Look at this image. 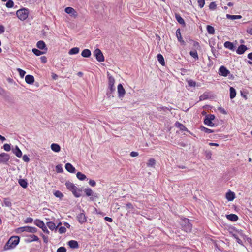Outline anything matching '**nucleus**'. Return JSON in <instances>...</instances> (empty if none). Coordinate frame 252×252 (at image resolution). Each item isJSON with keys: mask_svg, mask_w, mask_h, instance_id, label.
<instances>
[{"mask_svg": "<svg viewBox=\"0 0 252 252\" xmlns=\"http://www.w3.org/2000/svg\"><path fill=\"white\" fill-rule=\"evenodd\" d=\"M175 126L180 129L181 131H188L189 132V131L187 129L186 126L182 124L179 123V122H176L175 123Z\"/></svg>", "mask_w": 252, "mask_h": 252, "instance_id": "obj_24", "label": "nucleus"}, {"mask_svg": "<svg viewBox=\"0 0 252 252\" xmlns=\"http://www.w3.org/2000/svg\"><path fill=\"white\" fill-rule=\"evenodd\" d=\"M226 217L228 220L233 222L236 221L239 219L238 216L234 214L226 215Z\"/></svg>", "mask_w": 252, "mask_h": 252, "instance_id": "obj_20", "label": "nucleus"}, {"mask_svg": "<svg viewBox=\"0 0 252 252\" xmlns=\"http://www.w3.org/2000/svg\"><path fill=\"white\" fill-rule=\"evenodd\" d=\"M76 177L80 181H84L87 179L86 176L81 172L76 173Z\"/></svg>", "mask_w": 252, "mask_h": 252, "instance_id": "obj_33", "label": "nucleus"}, {"mask_svg": "<svg viewBox=\"0 0 252 252\" xmlns=\"http://www.w3.org/2000/svg\"><path fill=\"white\" fill-rule=\"evenodd\" d=\"M25 81L28 84H32L34 82V78L32 75H27L25 77Z\"/></svg>", "mask_w": 252, "mask_h": 252, "instance_id": "obj_21", "label": "nucleus"}, {"mask_svg": "<svg viewBox=\"0 0 252 252\" xmlns=\"http://www.w3.org/2000/svg\"><path fill=\"white\" fill-rule=\"evenodd\" d=\"M82 213H80L77 216L78 221L80 224H83L87 221V217L84 214V211L82 210Z\"/></svg>", "mask_w": 252, "mask_h": 252, "instance_id": "obj_10", "label": "nucleus"}, {"mask_svg": "<svg viewBox=\"0 0 252 252\" xmlns=\"http://www.w3.org/2000/svg\"><path fill=\"white\" fill-rule=\"evenodd\" d=\"M56 170L57 173H62L63 171L62 164L56 165Z\"/></svg>", "mask_w": 252, "mask_h": 252, "instance_id": "obj_49", "label": "nucleus"}, {"mask_svg": "<svg viewBox=\"0 0 252 252\" xmlns=\"http://www.w3.org/2000/svg\"><path fill=\"white\" fill-rule=\"evenodd\" d=\"M12 152L18 158L22 157V152L19 148L16 146L14 148L12 149Z\"/></svg>", "mask_w": 252, "mask_h": 252, "instance_id": "obj_19", "label": "nucleus"}, {"mask_svg": "<svg viewBox=\"0 0 252 252\" xmlns=\"http://www.w3.org/2000/svg\"><path fill=\"white\" fill-rule=\"evenodd\" d=\"M93 54L97 61L99 62L104 61V56H103L102 51L99 48H96L94 51Z\"/></svg>", "mask_w": 252, "mask_h": 252, "instance_id": "obj_6", "label": "nucleus"}, {"mask_svg": "<svg viewBox=\"0 0 252 252\" xmlns=\"http://www.w3.org/2000/svg\"><path fill=\"white\" fill-rule=\"evenodd\" d=\"M5 5L7 8H12L14 6V2L12 0H7Z\"/></svg>", "mask_w": 252, "mask_h": 252, "instance_id": "obj_48", "label": "nucleus"}, {"mask_svg": "<svg viewBox=\"0 0 252 252\" xmlns=\"http://www.w3.org/2000/svg\"><path fill=\"white\" fill-rule=\"evenodd\" d=\"M206 30L208 33L210 34H214L215 33L214 28L211 25H207L206 27Z\"/></svg>", "mask_w": 252, "mask_h": 252, "instance_id": "obj_39", "label": "nucleus"}, {"mask_svg": "<svg viewBox=\"0 0 252 252\" xmlns=\"http://www.w3.org/2000/svg\"><path fill=\"white\" fill-rule=\"evenodd\" d=\"M37 228L35 227H31L26 226L20 227L16 229V232L18 234L21 233L23 232H28L30 233H36L37 231Z\"/></svg>", "mask_w": 252, "mask_h": 252, "instance_id": "obj_5", "label": "nucleus"}, {"mask_svg": "<svg viewBox=\"0 0 252 252\" xmlns=\"http://www.w3.org/2000/svg\"><path fill=\"white\" fill-rule=\"evenodd\" d=\"M235 194L234 192L229 190L226 193V198L228 200V201H232L235 199Z\"/></svg>", "mask_w": 252, "mask_h": 252, "instance_id": "obj_18", "label": "nucleus"}, {"mask_svg": "<svg viewBox=\"0 0 252 252\" xmlns=\"http://www.w3.org/2000/svg\"><path fill=\"white\" fill-rule=\"evenodd\" d=\"M51 150L55 152H59L61 150L60 146L56 143H52L51 145Z\"/></svg>", "mask_w": 252, "mask_h": 252, "instance_id": "obj_28", "label": "nucleus"}, {"mask_svg": "<svg viewBox=\"0 0 252 252\" xmlns=\"http://www.w3.org/2000/svg\"><path fill=\"white\" fill-rule=\"evenodd\" d=\"M3 203L6 207H11L12 206V203L9 198H5L3 201Z\"/></svg>", "mask_w": 252, "mask_h": 252, "instance_id": "obj_46", "label": "nucleus"}, {"mask_svg": "<svg viewBox=\"0 0 252 252\" xmlns=\"http://www.w3.org/2000/svg\"><path fill=\"white\" fill-rule=\"evenodd\" d=\"M17 70L19 72L20 76L21 78H23L24 76H25V74H26V71L23 70H22L21 68H17Z\"/></svg>", "mask_w": 252, "mask_h": 252, "instance_id": "obj_52", "label": "nucleus"}, {"mask_svg": "<svg viewBox=\"0 0 252 252\" xmlns=\"http://www.w3.org/2000/svg\"><path fill=\"white\" fill-rule=\"evenodd\" d=\"M66 252V249L63 246L59 247L57 250V252Z\"/></svg>", "mask_w": 252, "mask_h": 252, "instance_id": "obj_57", "label": "nucleus"}, {"mask_svg": "<svg viewBox=\"0 0 252 252\" xmlns=\"http://www.w3.org/2000/svg\"><path fill=\"white\" fill-rule=\"evenodd\" d=\"M66 231V229L64 226H61L59 228V232L60 234H63L65 233Z\"/></svg>", "mask_w": 252, "mask_h": 252, "instance_id": "obj_55", "label": "nucleus"}, {"mask_svg": "<svg viewBox=\"0 0 252 252\" xmlns=\"http://www.w3.org/2000/svg\"><path fill=\"white\" fill-rule=\"evenodd\" d=\"M218 110L222 114H227V111L222 107H218Z\"/></svg>", "mask_w": 252, "mask_h": 252, "instance_id": "obj_58", "label": "nucleus"}, {"mask_svg": "<svg viewBox=\"0 0 252 252\" xmlns=\"http://www.w3.org/2000/svg\"><path fill=\"white\" fill-rule=\"evenodd\" d=\"M79 52V48L78 47H73L69 50L68 54L69 55L77 54Z\"/></svg>", "mask_w": 252, "mask_h": 252, "instance_id": "obj_38", "label": "nucleus"}, {"mask_svg": "<svg viewBox=\"0 0 252 252\" xmlns=\"http://www.w3.org/2000/svg\"><path fill=\"white\" fill-rule=\"evenodd\" d=\"M226 18L228 19L233 20L235 19H240L242 18V16L241 15H234L227 14H226Z\"/></svg>", "mask_w": 252, "mask_h": 252, "instance_id": "obj_36", "label": "nucleus"}, {"mask_svg": "<svg viewBox=\"0 0 252 252\" xmlns=\"http://www.w3.org/2000/svg\"><path fill=\"white\" fill-rule=\"evenodd\" d=\"M204 123L208 126H209L213 127L216 126L217 125H215L214 123L212 122L210 119H208L207 117H205L204 119Z\"/></svg>", "mask_w": 252, "mask_h": 252, "instance_id": "obj_23", "label": "nucleus"}, {"mask_svg": "<svg viewBox=\"0 0 252 252\" xmlns=\"http://www.w3.org/2000/svg\"><path fill=\"white\" fill-rule=\"evenodd\" d=\"M64 11L66 13L69 14L71 15H74V14L76 13L75 10L71 7H67L65 8L64 9Z\"/></svg>", "mask_w": 252, "mask_h": 252, "instance_id": "obj_34", "label": "nucleus"}, {"mask_svg": "<svg viewBox=\"0 0 252 252\" xmlns=\"http://www.w3.org/2000/svg\"><path fill=\"white\" fill-rule=\"evenodd\" d=\"M65 169L71 173H74L76 172L75 168L70 163H67L65 165Z\"/></svg>", "mask_w": 252, "mask_h": 252, "instance_id": "obj_16", "label": "nucleus"}, {"mask_svg": "<svg viewBox=\"0 0 252 252\" xmlns=\"http://www.w3.org/2000/svg\"><path fill=\"white\" fill-rule=\"evenodd\" d=\"M211 155H212V153H211V152L210 151H206L205 152V158L207 159H211Z\"/></svg>", "mask_w": 252, "mask_h": 252, "instance_id": "obj_54", "label": "nucleus"}, {"mask_svg": "<svg viewBox=\"0 0 252 252\" xmlns=\"http://www.w3.org/2000/svg\"><path fill=\"white\" fill-rule=\"evenodd\" d=\"M30 237L32 238V242L38 241L39 240V239L38 237V236L35 235H31Z\"/></svg>", "mask_w": 252, "mask_h": 252, "instance_id": "obj_59", "label": "nucleus"}, {"mask_svg": "<svg viewBox=\"0 0 252 252\" xmlns=\"http://www.w3.org/2000/svg\"><path fill=\"white\" fill-rule=\"evenodd\" d=\"M208 119H210L211 121L214 120L215 119V116L214 114H208L205 116Z\"/></svg>", "mask_w": 252, "mask_h": 252, "instance_id": "obj_61", "label": "nucleus"}, {"mask_svg": "<svg viewBox=\"0 0 252 252\" xmlns=\"http://www.w3.org/2000/svg\"><path fill=\"white\" fill-rule=\"evenodd\" d=\"M197 2L198 3V5L200 8L203 7L205 5V0H198Z\"/></svg>", "mask_w": 252, "mask_h": 252, "instance_id": "obj_56", "label": "nucleus"}, {"mask_svg": "<svg viewBox=\"0 0 252 252\" xmlns=\"http://www.w3.org/2000/svg\"><path fill=\"white\" fill-rule=\"evenodd\" d=\"M54 195L57 198H59L60 199L62 198L63 196V194L59 190L55 191L54 193Z\"/></svg>", "mask_w": 252, "mask_h": 252, "instance_id": "obj_47", "label": "nucleus"}, {"mask_svg": "<svg viewBox=\"0 0 252 252\" xmlns=\"http://www.w3.org/2000/svg\"><path fill=\"white\" fill-rule=\"evenodd\" d=\"M66 188L70 191L75 197L78 198L81 196L80 193L82 190L81 189L78 188L72 183L67 181L65 183Z\"/></svg>", "mask_w": 252, "mask_h": 252, "instance_id": "obj_2", "label": "nucleus"}, {"mask_svg": "<svg viewBox=\"0 0 252 252\" xmlns=\"http://www.w3.org/2000/svg\"><path fill=\"white\" fill-rule=\"evenodd\" d=\"M188 84L189 87H195L196 85V82L192 79L188 80Z\"/></svg>", "mask_w": 252, "mask_h": 252, "instance_id": "obj_51", "label": "nucleus"}, {"mask_svg": "<svg viewBox=\"0 0 252 252\" xmlns=\"http://www.w3.org/2000/svg\"><path fill=\"white\" fill-rule=\"evenodd\" d=\"M156 164V160L154 158H150L147 163L148 167H154Z\"/></svg>", "mask_w": 252, "mask_h": 252, "instance_id": "obj_42", "label": "nucleus"}, {"mask_svg": "<svg viewBox=\"0 0 252 252\" xmlns=\"http://www.w3.org/2000/svg\"><path fill=\"white\" fill-rule=\"evenodd\" d=\"M33 219L31 217H29L26 218V220H24V222L25 223H32L33 222Z\"/></svg>", "mask_w": 252, "mask_h": 252, "instance_id": "obj_60", "label": "nucleus"}, {"mask_svg": "<svg viewBox=\"0 0 252 252\" xmlns=\"http://www.w3.org/2000/svg\"><path fill=\"white\" fill-rule=\"evenodd\" d=\"M47 226L48 227V228L51 230H57V227H56V225L54 222L52 221H48L46 223Z\"/></svg>", "mask_w": 252, "mask_h": 252, "instance_id": "obj_32", "label": "nucleus"}, {"mask_svg": "<svg viewBox=\"0 0 252 252\" xmlns=\"http://www.w3.org/2000/svg\"><path fill=\"white\" fill-rule=\"evenodd\" d=\"M248 49V47L246 45L241 44L238 47L236 51L238 54L242 55Z\"/></svg>", "mask_w": 252, "mask_h": 252, "instance_id": "obj_14", "label": "nucleus"}, {"mask_svg": "<svg viewBox=\"0 0 252 252\" xmlns=\"http://www.w3.org/2000/svg\"><path fill=\"white\" fill-rule=\"evenodd\" d=\"M32 51L33 53L37 56H40V55L45 54L46 53V52H44V51H41L40 50L36 49V48H33L32 49Z\"/></svg>", "mask_w": 252, "mask_h": 252, "instance_id": "obj_35", "label": "nucleus"}, {"mask_svg": "<svg viewBox=\"0 0 252 252\" xmlns=\"http://www.w3.org/2000/svg\"><path fill=\"white\" fill-rule=\"evenodd\" d=\"M91 55V52L88 49H84L81 53V56L84 58H89Z\"/></svg>", "mask_w": 252, "mask_h": 252, "instance_id": "obj_27", "label": "nucleus"}, {"mask_svg": "<svg viewBox=\"0 0 252 252\" xmlns=\"http://www.w3.org/2000/svg\"><path fill=\"white\" fill-rule=\"evenodd\" d=\"M41 229L42 230V231L46 233V234H49V230H48L46 226L44 224V226H43V227H42L41 228Z\"/></svg>", "mask_w": 252, "mask_h": 252, "instance_id": "obj_62", "label": "nucleus"}, {"mask_svg": "<svg viewBox=\"0 0 252 252\" xmlns=\"http://www.w3.org/2000/svg\"><path fill=\"white\" fill-rule=\"evenodd\" d=\"M108 86H114L115 83V79L113 77L110 75L109 74H108Z\"/></svg>", "mask_w": 252, "mask_h": 252, "instance_id": "obj_43", "label": "nucleus"}, {"mask_svg": "<svg viewBox=\"0 0 252 252\" xmlns=\"http://www.w3.org/2000/svg\"><path fill=\"white\" fill-rule=\"evenodd\" d=\"M18 183L23 188L26 189L28 187V182L26 179H20Z\"/></svg>", "mask_w": 252, "mask_h": 252, "instance_id": "obj_26", "label": "nucleus"}, {"mask_svg": "<svg viewBox=\"0 0 252 252\" xmlns=\"http://www.w3.org/2000/svg\"><path fill=\"white\" fill-rule=\"evenodd\" d=\"M190 41L193 42V46L194 47V50H196L197 49H199L200 48L199 43L198 42L195 41L192 39H190Z\"/></svg>", "mask_w": 252, "mask_h": 252, "instance_id": "obj_45", "label": "nucleus"}, {"mask_svg": "<svg viewBox=\"0 0 252 252\" xmlns=\"http://www.w3.org/2000/svg\"><path fill=\"white\" fill-rule=\"evenodd\" d=\"M224 46L225 48L229 49L230 50L234 51L236 49V46L234 43L230 41H226L224 43Z\"/></svg>", "mask_w": 252, "mask_h": 252, "instance_id": "obj_15", "label": "nucleus"}, {"mask_svg": "<svg viewBox=\"0 0 252 252\" xmlns=\"http://www.w3.org/2000/svg\"><path fill=\"white\" fill-rule=\"evenodd\" d=\"M10 159V155L6 153L0 154V163H5Z\"/></svg>", "mask_w": 252, "mask_h": 252, "instance_id": "obj_9", "label": "nucleus"}, {"mask_svg": "<svg viewBox=\"0 0 252 252\" xmlns=\"http://www.w3.org/2000/svg\"><path fill=\"white\" fill-rule=\"evenodd\" d=\"M180 223L182 227V230L187 233L191 232L192 230V224L190 222V220L189 219L185 218L182 219Z\"/></svg>", "mask_w": 252, "mask_h": 252, "instance_id": "obj_3", "label": "nucleus"}, {"mask_svg": "<svg viewBox=\"0 0 252 252\" xmlns=\"http://www.w3.org/2000/svg\"><path fill=\"white\" fill-rule=\"evenodd\" d=\"M118 97L119 98L123 97L126 93L125 90L124 89L123 85L121 84H119L117 87Z\"/></svg>", "mask_w": 252, "mask_h": 252, "instance_id": "obj_12", "label": "nucleus"}, {"mask_svg": "<svg viewBox=\"0 0 252 252\" xmlns=\"http://www.w3.org/2000/svg\"><path fill=\"white\" fill-rule=\"evenodd\" d=\"M217 5L215 2H212L209 5V8L210 10H213L216 9Z\"/></svg>", "mask_w": 252, "mask_h": 252, "instance_id": "obj_53", "label": "nucleus"}, {"mask_svg": "<svg viewBox=\"0 0 252 252\" xmlns=\"http://www.w3.org/2000/svg\"><path fill=\"white\" fill-rule=\"evenodd\" d=\"M34 223L37 226L40 228L42 227H43V226H44V225L45 224L44 222L39 219L35 220L34 221Z\"/></svg>", "mask_w": 252, "mask_h": 252, "instance_id": "obj_37", "label": "nucleus"}, {"mask_svg": "<svg viewBox=\"0 0 252 252\" xmlns=\"http://www.w3.org/2000/svg\"><path fill=\"white\" fill-rule=\"evenodd\" d=\"M190 55L194 58L195 60H197L199 59L198 55L196 50L190 51L189 52Z\"/></svg>", "mask_w": 252, "mask_h": 252, "instance_id": "obj_41", "label": "nucleus"}, {"mask_svg": "<svg viewBox=\"0 0 252 252\" xmlns=\"http://www.w3.org/2000/svg\"><path fill=\"white\" fill-rule=\"evenodd\" d=\"M84 192L87 196L90 197V199L92 201L94 200V197L98 198L97 194L94 193L91 188H87L85 189H84Z\"/></svg>", "mask_w": 252, "mask_h": 252, "instance_id": "obj_7", "label": "nucleus"}, {"mask_svg": "<svg viewBox=\"0 0 252 252\" xmlns=\"http://www.w3.org/2000/svg\"><path fill=\"white\" fill-rule=\"evenodd\" d=\"M67 244L69 246V247L71 249H77L79 248V244L77 241L76 240H70L67 242Z\"/></svg>", "mask_w": 252, "mask_h": 252, "instance_id": "obj_17", "label": "nucleus"}, {"mask_svg": "<svg viewBox=\"0 0 252 252\" xmlns=\"http://www.w3.org/2000/svg\"><path fill=\"white\" fill-rule=\"evenodd\" d=\"M200 129L202 131H204V132L206 133H213L214 132V130H211L210 129H209V128H207L203 126H201L200 127Z\"/></svg>", "mask_w": 252, "mask_h": 252, "instance_id": "obj_44", "label": "nucleus"}, {"mask_svg": "<svg viewBox=\"0 0 252 252\" xmlns=\"http://www.w3.org/2000/svg\"><path fill=\"white\" fill-rule=\"evenodd\" d=\"M125 207L127 210L128 213H130L131 211L134 210V206L130 202L126 203Z\"/></svg>", "mask_w": 252, "mask_h": 252, "instance_id": "obj_31", "label": "nucleus"}, {"mask_svg": "<svg viewBox=\"0 0 252 252\" xmlns=\"http://www.w3.org/2000/svg\"><path fill=\"white\" fill-rule=\"evenodd\" d=\"M29 10L26 8H22L16 12L17 17L21 21L25 20L28 17Z\"/></svg>", "mask_w": 252, "mask_h": 252, "instance_id": "obj_4", "label": "nucleus"}, {"mask_svg": "<svg viewBox=\"0 0 252 252\" xmlns=\"http://www.w3.org/2000/svg\"><path fill=\"white\" fill-rule=\"evenodd\" d=\"M36 46L38 49L43 50L45 52H47L48 48L44 41L40 40L38 41L36 43Z\"/></svg>", "mask_w": 252, "mask_h": 252, "instance_id": "obj_11", "label": "nucleus"}, {"mask_svg": "<svg viewBox=\"0 0 252 252\" xmlns=\"http://www.w3.org/2000/svg\"><path fill=\"white\" fill-rule=\"evenodd\" d=\"M231 229H232L234 231H235V232H237L238 233H239L240 234V235L241 237H242L243 238H245L247 237V236L244 234V233L243 232V230H238V229H236L235 227H233L231 228Z\"/></svg>", "mask_w": 252, "mask_h": 252, "instance_id": "obj_40", "label": "nucleus"}, {"mask_svg": "<svg viewBox=\"0 0 252 252\" xmlns=\"http://www.w3.org/2000/svg\"><path fill=\"white\" fill-rule=\"evenodd\" d=\"M2 148L5 151L8 152L11 150V144L7 143L4 144Z\"/></svg>", "mask_w": 252, "mask_h": 252, "instance_id": "obj_50", "label": "nucleus"}, {"mask_svg": "<svg viewBox=\"0 0 252 252\" xmlns=\"http://www.w3.org/2000/svg\"><path fill=\"white\" fill-rule=\"evenodd\" d=\"M176 35L178 39V41L180 42L182 45H185L186 43H185V41L183 39V38H182L181 34V30H180V28H178L176 30Z\"/></svg>", "mask_w": 252, "mask_h": 252, "instance_id": "obj_13", "label": "nucleus"}, {"mask_svg": "<svg viewBox=\"0 0 252 252\" xmlns=\"http://www.w3.org/2000/svg\"><path fill=\"white\" fill-rule=\"evenodd\" d=\"M175 18L177 22L181 24L183 26L185 27L186 25L184 19L180 16L179 14H175Z\"/></svg>", "mask_w": 252, "mask_h": 252, "instance_id": "obj_22", "label": "nucleus"}, {"mask_svg": "<svg viewBox=\"0 0 252 252\" xmlns=\"http://www.w3.org/2000/svg\"><path fill=\"white\" fill-rule=\"evenodd\" d=\"M230 91V98L231 99L234 98L236 95V91L235 89L232 87H230L229 89Z\"/></svg>", "mask_w": 252, "mask_h": 252, "instance_id": "obj_29", "label": "nucleus"}, {"mask_svg": "<svg viewBox=\"0 0 252 252\" xmlns=\"http://www.w3.org/2000/svg\"><path fill=\"white\" fill-rule=\"evenodd\" d=\"M157 59L159 63L163 66H164L165 65V63L164 61V59L163 56L160 54H158L157 56Z\"/></svg>", "mask_w": 252, "mask_h": 252, "instance_id": "obj_30", "label": "nucleus"}, {"mask_svg": "<svg viewBox=\"0 0 252 252\" xmlns=\"http://www.w3.org/2000/svg\"><path fill=\"white\" fill-rule=\"evenodd\" d=\"M23 160L26 162H28L30 161V158L27 155H24L23 156Z\"/></svg>", "mask_w": 252, "mask_h": 252, "instance_id": "obj_64", "label": "nucleus"}, {"mask_svg": "<svg viewBox=\"0 0 252 252\" xmlns=\"http://www.w3.org/2000/svg\"><path fill=\"white\" fill-rule=\"evenodd\" d=\"M115 91L114 86H108V90H107L106 95L108 98H110L111 96Z\"/></svg>", "mask_w": 252, "mask_h": 252, "instance_id": "obj_25", "label": "nucleus"}, {"mask_svg": "<svg viewBox=\"0 0 252 252\" xmlns=\"http://www.w3.org/2000/svg\"><path fill=\"white\" fill-rule=\"evenodd\" d=\"M200 100H204L208 98V96L207 94H203L202 95H201L200 96Z\"/></svg>", "mask_w": 252, "mask_h": 252, "instance_id": "obj_63", "label": "nucleus"}, {"mask_svg": "<svg viewBox=\"0 0 252 252\" xmlns=\"http://www.w3.org/2000/svg\"><path fill=\"white\" fill-rule=\"evenodd\" d=\"M20 238L18 236H12L10 237L3 247V250L6 251L13 249L19 244Z\"/></svg>", "mask_w": 252, "mask_h": 252, "instance_id": "obj_1", "label": "nucleus"}, {"mask_svg": "<svg viewBox=\"0 0 252 252\" xmlns=\"http://www.w3.org/2000/svg\"><path fill=\"white\" fill-rule=\"evenodd\" d=\"M218 73L220 75L227 77L230 74V71L225 66L222 65L219 69Z\"/></svg>", "mask_w": 252, "mask_h": 252, "instance_id": "obj_8", "label": "nucleus"}]
</instances>
